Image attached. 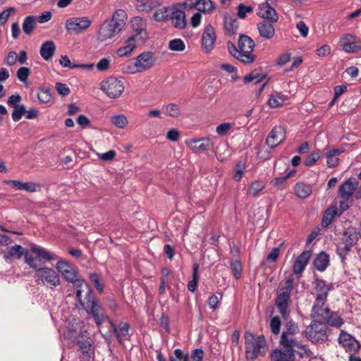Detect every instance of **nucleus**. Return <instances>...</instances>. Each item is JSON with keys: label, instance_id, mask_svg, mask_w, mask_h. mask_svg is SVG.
<instances>
[{"label": "nucleus", "instance_id": "1", "mask_svg": "<svg viewBox=\"0 0 361 361\" xmlns=\"http://www.w3.org/2000/svg\"><path fill=\"white\" fill-rule=\"evenodd\" d=\"M24 256L25 263L36 270L35 278L37 284L41 281L44 286L50 288H54L60 284V277L53 269L41 267L45 262L58 259L57 255L35 245L27 250Z\"/></svg>", "mask_w": 361, "mask_h": 361}, {"label": "nucleus", "instance_id": "2", "mask_svg": "<svg viewBox=\"0 0 361 361\" xmlns=\"http://www.w3.org/2000/svg\"><path fill=\"white\" fill-rule=\"evenodd\" d=\"M70 282L73 284L76 298L82 309L89 315L92 316L97 326H101L105 319L104 309L94 295L93 290L89 283L82 278L78 276Z\"/></svg>", "mask_w": 361, "mask_h": 361}, {"label": "nucleus", "instance_id": "3", "mask_svg": "<svg viewBox=\"0 0 361 361\" xmlns=\"http://www.w3.org/2000/svg\"><path fill=\"white\" fill-rule=\"evenodd\" d=\"M238 47V49L231 41L227 42V48L231 56L245 64L253 63L256 59V55L252 54L255 47L254 40L247 35L240 34Z\"/></svg>", "mask_w": 361, "mask_h": 361}, {"label": "nucleus", "instance_id": "4", "mask_svg": "<svg viewBox=\"0 0 361 361\" xmlns=\"http://www.w3.org/2000/svg\"><path fill=\"white\" fill-rule=\"evenodd\" d=\"M280 343L283 346L281 349H274L271 354V361H295L294 347H297L303 350L298 352L300 357H303V354L306 350L305 346L291 337L286 336V333H282L280 339Z\"/></svg>", "mask_w": 361, "mask_h": 361}, {"label": "nucleus", "instance_id": "5", "mask_svg": "<svg viewBox=\"0 0 361 361\" xmlns=\"http://www.w3.org/2000/svg\"><path fill=\"white\" fill-rule=\"evenodd\" d=\"M293 275L291 274L279 283L276 292L275 305L283 319H286L289 315L288 307L290 299V293L293 289Z\"/></svg>", "mask_w": 361, "mask_h": 361}, {"label": "nucleus", "instance_id": "6", "mask_svg": "<svg viewBox=\"0 0 361 361\" xmlns=\"http://www.w3.org/2000/svg\"><path fill=\"white\" fill-rule=\"evenodd\" d=\"M126 13L123 10L116 11L110 20H105L99 27L97 37L100 41H105L107 39L112 38L118 34L125 25V21L118 19V16H125Z\"/></svg>", "mask_w": 361, "mask_h": 361}, {"label": "nucleus", "instance_id": "7", "mask_svg": "<svg viewBox=\"0 0 361 361\" xmlns=\"http://www.w3.org/2000/svg\"><path fill=\"white\" fill-rule=\"evenodd\" d=\"M358 233L355 227L350 226L343 232L341 240L336 244V254L341 259V263L345 264L347 256L351 252L358 241Z\"/></svg>", "mask_w": 361, "mask_h": 361}, {"label": "nucleus", "instance_id": "8", "mask_svg": "<svg viewBox=\"0 0 361 361\" xmlns=\"http://www.w3.org/2000/svg\"><path fill=\"white\" fill-rule=\"evenodd\" d=\"M326 302L314 301L312 308L311 318H318L319 322H324L326 325L339 328L343 324V319L335 312H331L329 308L324 307Z\"/></svg>", "mask_w": 361, "mask_h": 361}, {"label": "nucleus", "instance_id": "9", "mask_svg": "<svg viewBox=\"0 0 361 361\" xmlns=\"http://www.w3.org/2000/svg\"><path fill=\"white\" fill-rule=\"evenodd\" d=\"M245 355L247 360H254L259 355H264L267 350V343L263 335L257 338L250 331L245 333Z\"/></svg>", "mask_w": 361, "mask_h": 361}, {"label": "nucleus", "instance_id": "10", "mask_svg": "<svg viewBox=\"0 0 361 361\" xmlns=\"http://www.w3.org/2000/svg\"><path fill=\"white\" fill-rule=\"evenodd\" d=\"M302 334L313 343H324L328 340L327 325L314 319Z\"/></svg>", "mask_w": 361, "mask_h": 361}, {"label": "nucleus", "instance_id": "11", "mask_svg": "<svg viewBox=\"0 0 361 361\" xmlns=\"http://www.w3.org/2000/svg\"><path fill=\"white\" fill-rule=\"evenodd\" d=\"M102 90L112 99L118 97L124 90V85L121 80L115 77H109L101 84Z\"/></svg>", "mask_w": 361, "mask_h": 361}, {"label": "nucleus", "instance_id": "12", "mask_svg": "<svg viewBox=\"0 0 361 361\" xmlns=\"http://www.w3.org/2000/svg\"><path fill=\"white\" fill-rule=\"evenodd\" d=\"M154 53L151 51H145L140 54L135 59V67L140 73L150 69L155 63Z\"/></svg>", "mask_w": 361, "mask_h": 361}, {"label": "nucleus", "instance_id": "13", "mask_svg": "<svg viewBox=\"0 0 361 361\" xmlns=\"http://www.w3.org/2000/svg\"><path fill=\"white\" fill-rule=\"evenodd\" d=\"M188 145L190 147L194 153H205L207 154L214 148V143L209 137H203L197 140H191L187 142Z\"/></svg>", "mask_w": 361, "mask_h": 361}, {"label": "nucleus", "instance_id": "14", "mask_svg": "<svg viewBox=\"0 0 361 361\" xmlns=\"http://www.w3.org/2000/svg\"><path fill=\"white\" fill-rule=\"evenodd\" d=\"M56 269L61 274L66 281L68 282L78 276L76 267L67 260H59L56 264Z\"/></svg>", "mask_w": 361, "mask_h": 361}, {"label": "nucleus", "instance_id": "15", "mask_svg": "<svg viewBox=\"0 0 361 361\" xmlns=\"http://www.w3.org/2000/svg\"><path fill=\"white\" fill-rule=\"evenodd\" d=\"M256 14L264 21L271 23H277L279 15L276 9L271 6H268L267 3L260 4L256 9Z\"/></svg>", "mask_w": 361, "mask_h": 361}, {"label": "nucleus", "instance_id": "16", "mask_svg": "<svg viewBox=\"0 0 361 361\" xmlns=\"http://www.w3.org/2000/svg\"><path fill=\"white\" fill-rule=\"evenodd\" d=\"M286 139V129L279 126L272 128L269 133L266 143L271 149L277 147Z\"/></svg>", "mask_w": 361, "mask_h": 361}, {"label": "nucleus", "instance_id": "17", "mask_svg": "<svg viewBox=\"0 0 361 361\" xmlns=\"http://www.w3.org/2000/svg\"><path fill=\"white\" fill-rule=\"evenodd\" d=\"M358 182L355 178H349L338 188V195L341 199L350 200L356 192Z\"/></svg>", "mask_w": 361, "mask_h": 361}, {"label": "nucleus", "instance_id": "18", "mask_svg": "<svg viewBox=\"0 0 361 361\" xmlns=\"http://www.w3.org/2000/svg\"><path fill=\"white\" fill-rule=\"evenodd\" d=\"M343 50L347 53H357L361 51V41H356L355 36L345 34L340 39Z\"/></svg>", "mask_w": 361, "mask_h": 361}, {"label": "nucleus", "instance_id": "19", "mask_svg": "<svg viewBox=\"0 0 361 361\" xmlns=\"http://www.w3.org/2000/svg\"><path fill=\"white\" fill-rule=\"evenodd\" d=\"M216 39L214 28L210 24L206 25L202 35V44L206 52H209L214 49Z\"/></svg>", "mask_w": 361, "mask_h": 361}, {"label": "nucleus", "instance_id": "20", "mask_svg": "<svg viewBox=\"0 0 361 361\" xmlns=\"http://www.w3.org/2000/svg\"><path fill=\"white\" fill-rule=\"evenodd\" d=\"M91 25V21L87 17L71 18L66 20V28L68 30L76 32L85 30Z\"/></svg>", "mask_w": 361, "mask_h": 361}, {"label": "nucleus", "instance_id": "21", "mask_svg": "<svg viewBox=\"0 0 361 361\" xmlns=\"http://www.w3.org/2000/svg\"><path fill=\"white\" fill-rule=\"evenodd\" d=\"M269 21L261 20L257 24V29L259 37L264 39H271L276 33L274 24Z\"/></svg>", "mask_w": 361, "mask_h": 361}, {"label": "nucleus", "instance_id": "22", "mask_svg": "<svg viewBox=\"0 0 361 361\" xmlns=\"http://www.w3.org/2000/svg\"><path fill=\"white\" fill-rule=\"evenodd\" d=\"M130 24L133 30L136 33L135 36L140 35L141 39L145 42L148 38L146 31V20L141 17L136 16L132 18Z\"/></svg>", "mask_w": 361, "mask_h": 361}, {"label": "nucleus", "instance_id": "23", "mask_svg": "<svg viewBox=\"0 0 361 361\" xmlns=\"http://www.w3.org/2000/svg\"><path fill=\"white\" fill-rule=\"evenodd\" d=\"M172 20L173 26L179 30H183L186 27L185 13L183 11L178 9L173 6L170 12V18Z\"/></svg>", "mask_w": 361, "mask_h": 361}, {"label": "nucleus", "instance_id": "24", "mask_svg": "<svg viewBox=\"0 0 361 361\" xmlns=\"http://www.w3.org/2000/svg\"><path fill=\"white\" fill-rule=\"evenodd\" d=\"M239 27V22L233 16L226 13L224 18V29L225 34L233 36L237 33Z\"/></svg>", "mask_w": 361, "mask_h": 361}, {"label": "nucleus", "instance_id": "25", "mask_svg": "<svg viewBox=\"0 0 361 361\" xmlns=\"http://www.w3.org/2000/svg\"><path fill=\"white\" fill-rule=\"evenodd\" d=\"M314 290L318 293L314 301L317 303L326 302L327 300L326 283L324 279L316 278L313 281Z\"/></svg>", "mask_w": 361, "mask_h": 361}, {"label": "nucleus", "instance_id": "26", "mask_svg": "<svg viewBox=\"0 0 361 361\" xmlns=\"http://www.w3.org/2000/svg\"><path fill=\"white\" fill-rule=\"evenodd\" d=\"M311 252L309 250L303 251L296 259L293 264V269L295 274L302 273L311 257Z\"/></svg>", "mask_w": 361, "mask_h": 361}, {"label": "nucleus", "instance_id": "27", "mask_svg": "<svg viewBox=\"0 0 361 361\" xmlns=\"http://www.w3.org/2000/svg\"><path fill=\"white\" fill-rule=\"evenodd\" d=\"M338 341L347 350L353 351L356 349V340L353 336L343 330L341 331Z\"/></svg>", "mask_w": 361, "mask_h": 361}, {"label": "nucleus", "instance_id": "28", "mask_svg": "<svg viewBox=\"0 0 361 361\" xmlns=\"http://www.w3.org/2000/svg\"><path fill=\"white\" fill-rule=\"evenodd\" d=\"M55 51L56 45L54 42L52 40H47L42 44L39 53L45 61H49L54 56Z\"/></svg>", "mask_w": 361, "mask_h": 361}, {"label": "nucleus", "instance_id": "29", "mask_svg": "<svg viewBox=\"0 0 361 361\" xmlns=\"http://www.w3.org/2000/svg\"><path fill=\"white\" fill-rule=\"evenodd\" d=\"M135 8L139 12H149L159 6L160 3L157 0H135Z\"/></svg>", "mask_w": 361, "mask_h": 361}, {"label": "nucleus", "instance_id": "30", "mask_svg": "<svg viewBox=\"0 0 361 361\" xmlns=\"http://www.w3.org/2000/svg\"><path fill=\"white\" fill-rule=\"evenodd\" d=\"M315 269L319 271H324L329 264V255L325 252H321L314 260Z\"/></svg>", "mask_w": 361, "mask_h": 361}, {"label": "nucleus", "instance_id": "31", "mask_svg": "<svg viewBox=\"0 0 361 361\" xmlns=\"http://www.w3.org/2000/svg\"><path fill=\"white\" fill-rule=\"evenodd\" d=\"M266 76L267 74L262 73V68H259L252 71L249 74L246 75L243 78V82L245 84H248L251 82L257 84L264 79Z\"/></svg>", "mask_w": 361, "mask_h": 361}, {"label": "nucleus", "instance_id": "32", "mask_svg": "<svg viewBox=\"0 0 361 361\" xmlns=\"http://www.w3.org/2000/svg\"><path fill=\"white\" fill-rule=\"evenodd\" d=\"M194 6L204 13H211L215 8L214 2L212 0H197Z\"/></svg>", "mask_w": 361, "mask_h": 361}, {"label": "nucleus", "instance_id": "33", "mask_svg": "<svg viewBox=\"0 0 361 361\" xmlns=\"http://www.w3.org/2000/svg\"><path fill=\"white\" fill-rule=\"evenodd\" d=\"M135 36H131L126 41V45L118 49L116 53L119 56H126L130 54L134 49H135L136 45L135 43Z\"/></svg>", "mask_w": 361, "mask_h": 361}, {"label": "nucleus", "instance_id": "34", "mask_svg": "<svg viewBox=\"0 0 361 361\" xmlns=\"http://www.w3.org/2000/svg\"><path fill=\"white\" fill-rule=\"evenodd\" d=\"M295 192L296 195L300 198L305 199L311 195L312 192V188L310 184L298 183L295 186Z\"/></svg>", "mask_w": 361, "mask_h": 361}, {"label": "nucleus", "instance_id": "35", "mask_svg": "<svg viewBox=\"0 0 361 361\" xmlns=\"http://www.w3.org/2000/svg\"><path fill=\"white\" fill-rule=\"evenodd\" d=\"M336 214L337 208L336 207L331 206L326 209L322 219V226L323 227H327L329 226Z\"/></svg>", "mask_w": 361, "mask_h": 361}, {"label": "nucleus", "instance_id": "36", "mask_svg": "<svg viewBox=\"0 0 361 361\" xmlns=\"http://www.w3.org/2000/svg\"><path fill=\"white\" fill-rule=\"evenodd\" d=\"M287 99V97L281 93L276 92L268 99L267 104L271 108H276L281 106Z\"/></svg>", "mask_w": 361, "mask_h": 361}, {"label": "nucleus", "instance_id": "37", "mask_svg": "<svg viewBox=\"0 0 361 361\" xmlns=\"http://www.w3.org/2000/svg\"><path fill=\"white\" fill-rule=\"evenodd\" d=\"M172 8L169 6H164L155 11L153 17L158 22L166 21L170 18L169 11L171 12Z\"/></svg>", "mask_w": 361, "mask_h": 361}, {"label": "nucleus", "instance_id": "38", "mask_svg": "<svg viewBox=\"0 0 361 361\" xmlns=\"http://www.w3.org/2000/svg\"><path fill=\"white\" fill-rule=\"evenodd\" d=\"M36 25V18L33 16H27L23 23V30L26 35H30Z\"/></svg>", "mask_w": 361, "mask_h": 361}, {"label": "nucleus", "instance_id": "39", "mask_svg": "<svg viewBox=\"0 0 361 361\" xmlns=\"http://www.w3.org/2000/svg\"><path fill=\"white\" fill-rule=\"evenodd\" d=\"M23 254V247L20 245H16L9 247L8 250L4 252V258L5 259H8L12 257H17L18 258H20Z\"/></svg>", "mask_w": 361, "mask_h": 361}, {"label": "nucleus", "instance_id": "40", "mask_svg": "<svg viewBox=\"0 0 361 361\" xmlns=\"http://www.w3.org/2000/svg\"><path fill=\"white\" fill-rule=\"evenodd\" d=\"M198 269H199V264L197 263L193 264L192 279L191 281H190L188 284V289L191 292H194L197 289V283H198V279H199Z\"/></svg>", "mask_w": 361, "mask_h": 361}, {"label": "nucleus", "instance_id": "41", "mask_svg": "<svg viewBox=\"0 0 361 361\" xmlns=\"http://www.w3.org/2000/svg\"><path fill=\"white\" fill-rule=\"evenodd\" d=\"M264 188V184L262 181H254L250 185L247 194L253 197H257Z\"/></svg>", "mask_w": 361, "mask_h": 361}, {"label": "nucleus", "instance_id": "42", "mask_svg": "<svg viewBox=\"0 0 361 361\" xmlns=\"http://www.w3.org/2000/svg\"><path fill=\"white\" fill-rule=\"evenodd\" d=\"M169 49L173 51H183L185 49V44L181 39L176 38L169 41Z\"/></svg>", "mask_w": 361, "mask_h": 361}, {"label": "nucleus", "instance_id": "43", "mask_svg": "<svg viewBox=\"0 0 361 361\" xmlns=\"http://www.w3.org/2000/svg\"><path fill=\"white\" fill-rule=\"evenodd\" d=\"M51 90L50 88H42L37 94V98L39 102L43 104L49 103L51 99Z\"/></svg>", "mask_w": 361, "mask_h": 361}, {"label": "nucleus", "instance_id": "44", "mask_svg": "<svg viewBox=\"0 0 361 361\" xmlns=\"http://www.w3.org/2000/svg\"><path fill=\"white\" fill-rule=\"evenodd\" d=\"M111 122L118 128H124L128 123L127 118L123 114H118L112 116Z\"/></svg>", "mask_w": 361, "mask_h": 361}, {"label": "nucleus", "instance_id": "45", "mask_svg": "<svg viewBox=\"0 0 361 361\" xmlns=\"http://www.w3.org/2000/svg\"><path fill=\"white\" fill-rule=\"evenodd\" d=\"M231 269L235 279H239L242 275V264L239 260H234L231 263Z\"/></svg>", "mask_w": 361, "mask_h": 361}, {"label": "nucleus", "instance_id": "46", "mask_svg": "<svg viewBox=\"0 0 361 361\" xmlns=\"http://www.w3.org/2000/svg\"><path fill=\"white\" fill-rule=\"evenodd\" d=\"M281 321L279 317L276 316L271 318L270 321V329L273 334L278 335L280 332Z\"/></svg>", "mask_w": 361, "mask_h": 361}, {"label": "nucleus", "instance_id": "47", "mask_svg": "<svg viewBox=\"0 0 361 361\" xmlns=\"http://www.w3.org/2000/svg\"><path fill=\"white\" fill-rule=\"evenodd\" d=\"M237 16L239 18L244 19L246 17L247 13L253 11V7L251 6H245L243 4H240L237 7Z\"/></svg>", "mask_w": 361, "mask_h": 361}, {"label": "nucleus", "instance_id": "48", "mask_svg": "<svg viewBox=\"0 0 361 361\" xmlns=\"http://www.w3.org/2000/svg\"><path fill=\"white\" fill-rule=\"evenodd\" d=\"M166 113L169 116L177 118L180 115V110L176 104H169L166 107Z\"/></svg>", "mask_w": 361, "mask_h": 361}, {"label": "nucleus", "instance_id": "49", "mask_svg": "<svg viewBox=\"0 0 361 361\" xmlns=\"http://www.w3.org/2000/svg\"><path fill=\"white\" fill-rule=\"evenodd\" d=\"M14 110L12 112L11 116L13 121H18L22 116L26 113L25 106L23 104L18 106V107H14Z\"/></svg>", "mask_w": 361, "mask_h": 361}, {"label": "nucleus", "instance_id": "50", "mask_svg": "<svg viewBox=\"0 0 361 361\" xmlns=\"http://www.w3.org/2000/svg\"><path fill=\"white\" fill-rule=\"evenodd\" d=\"M59 63L63 67H66V68H84L86 66L85 65H80V64H72L68 56L66 55L61 56V57L59 60Z\"/></svg>", "mask_w": 361, "mask_h": 361}, {"label": "nucleus", "instance_id": "51", "mask_svg": "<svg viewBox=\"0 0 361 361\" xmlns=\"http://www.w3.org/2000/svg\"><path fill=\"white\" fill-rule=\"evenodd\" d=\"M320 158V155L318 152H312L305 159L304 165L305 166H310L316 163Z\"/></svg>", "mask_w": 361, "mask_h": 361}, {"label": "nucleus", "instance_id": "52", "mask_svg": "<svg viewBox=\"0 0 361 361\" xmlns=\"http://www.w3.org/2000/svg\"><path fill=\"white\" fill-rule=\"evenodd\" d=\"M90 279L92 283H94L97 290L101 293L104 290V286L99 281V276L96 273L90 274Z\"/></svg>", "mask_w": 361, "mask_h": 361}, {"label": "nucleus", "instance_id": "53", "mask_svg": "<svg viewBox=\"0 0 361 361\" xmlns=\"http://www.w3.org/2000/svg\"><path fill=\"white\" fill-rule=\"evenodd\" d=\"M286 331H283V333H286V336H288V335H294L296 333L298 332V326L296 323H295L294 322H293L292 320L286 323Z\"/></svg>", "mask_w": 361, "mask_h": 361}, {"label": "nucleus", "instance_id": "54", "mask_svg": "<svg viewBox=\"0 0 361 361\" xmlns=\"http://www.w3.org/2000/svg\"><path fill=\"white\" fill-rule=\"evenodd\" d=\"M30 74V70L27 67H21L17 71V77L22 82L27 81Z\"/></svg>", "mask_w": 361, "mask_h": 361}, {"label": "nucleus", "instance_id": "55", "mask_svg": "<svg viewBox=\"0 0 361 361\" xmlns=\"http://www.w3.org/2000/svg\"><path fill=\"white\" fill-rule=\"evenodd\" d=\"M55 87L57 92L63 97L68 95L71 92V90L66 84L62 82H56Z\"/></svg>", "mask_w": 361, "mask_h": 361}, {"label": "nucleus", "instance_id": "56", "mask_svg": "<svg viewBox=\"0 0 361 361\" xmlns=\"http://www.w3.org/2000/svg\"><path fill=\"white\" fill-rule=\"evenodd\" d=\"M80 350L83 355L89 354L91 348L90 343L87 340H80L78 341Z\"/></svg>", "mask_w": 361, "mask_h": 361}, {"label": "nucleus", "instance_id": "57", "mask_svg": "<svg viewBox=\"0 0 361 361\" xmlns=\"http://www.w3.org/2000/svg\"><path fill=\"white\" fill-rule=\"evenodd\" d=\"M123 71L129 74L140 73L138 71H137V67H135V63L134 61H130L124 64L123 66Z\"/></svg>", "mask_w": 361, "mask_h": 361}, {"label": "nucleus", "instance_id": "58", "mask_svg": "<svg viewBox=\"0 0 361 361\" xmlns=\"http://www.w3.org/2000/svg\"><path fill=\"white\" fill-rule=\"evenodd\" d=\"M231 128V124L230 123H224L216 127V131L219 135L224 136L228 133Z\"/></svg>", "mask_w": 361, "mask_h": 361}, {"label": "nucleus", "instance_id": "59", "mask_svg": "<svg viewBox=\"0 0 361 361\" xmlns=\"http://www.w3.org/2000/svg\"><path fill=\"white\" fill-rule=\"evenodd\" d=\"M21 100V97L19 94H13L10 96L7 100V104L10 107H18L20 106L18 104Z\"/></svg>", "mask_w": 361, "mask_h": 361}, {"label": "nucleus", "instance_id": "60", "mask_svg": "<svg viewBox=\"0 0 361 361\" xmlns=\"http://www.w3.org/2000/svg\"><path fill=\"white\" fill-rule=\"evenodd\" d=\"M14 11H15V8L13 7H10V8H7L6 10L0 13V25H4L7 22V20L11 15V12Z\"/></svg>", "mask_w": 361, "mask_h": 361}, {"label": "nucleus", "instance_id": "61", "mask_svg": "<svg viewBox=\"0 0 361 361\" xmlns=\"http://www.w3.org/2000/svg\"><path fill=\"white\" fill-rule=\"evenodd\" d=\"M110 59L108 58L102 59L97 64V68L100 71H106L109 68Z\"/></svg>", "mask_w": 361, "mask_h": 361}, {"label": "nucleus", "instance_id": "62", "mask_svg": "<svg viewBox=\"0 0 361 361\" xmlns=\"http://www.w3.org/2000/svg\"><path fill=\"white\" fill-rule=\"evenodd\" d=\"M280 252V246L278 247H274L270 253L267 256V260L269 262H276L279 257Z\"/></svg>", "mask_w": 361, "mask_h": 361}, {"label": "nucleus", "instance_id": "63", "mask_svg": "<svg viewBox=\"0 0 361 361\" xmlns=\"http://www.w3.org/2000/svg\"><path fill=\"white\" fill-rule=\"evenodd\" d=\"M287 180V178L285 176L283 177H276L272 181L271 183L273 185L277 187L278 189H283L285 188L284 183Z\"/></svg>", "mask_w": 361, "mask_h": 361}, {"label": "nucleus", "instance_id": "64", "mask_svg": "<svg viewBox=\"0 0 361 361\" xmlns=\"http://www.w3.org/2000/svg\"><path fill=\"white\" fill-rule=\"evenodd\" d=\"M191 357L193 361H202L204 357V351L201 348H196L192 350Z\"/></svg>", "mask_w": 361, "mask_h": 361}]
</instances>
